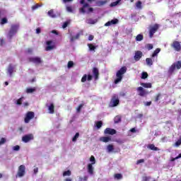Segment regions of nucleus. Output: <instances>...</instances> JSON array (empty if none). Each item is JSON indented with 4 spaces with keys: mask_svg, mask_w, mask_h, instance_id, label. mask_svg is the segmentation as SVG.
<instances>
[{
    "mask_svg": "<svg viewBox=\"0 0 181 181\" xmlns=\"http://www.w3.org/2000/svg\"><path fill=\"white\" fill-rule=\"evenodd\" d=\"M127 73V66H122L119 71L116 73V79L115 80V84H118L120 81H122L124 74Z\"/></svg>",
    "mask_w": 181,
    "mask_h": 181,
    "instance_id": "obj_1",
    "label": "nucleus"
},
{
    "mask_svg": "<svg viewBox=\"0 0 181 181\" xmlns=\"http://www.w3.org/2000/svg\"><path fill=\"white\" fill-rule=\"evenodd\" d=\"M19 24H13L11 26L10 30L8 32V37L9 39H12L16 33H18V30H19Z\"/></svg>",
    "mask_w": 181,
    "mask_h": 181,
    "instance_id": "obj_2",
    "label": "nucleus"
},
{
    "mask_svg": "<svg viewBox=\"0 0 181 181\" xmlns=\"http://www.w3.org/2000/svg\"><path fill=\"white\" fill-rule=\"evenodd\" d=\"M180 70L181 69V61H177L176 63L173 64L169 68L168 73H173L175 70Z\"/></svg>",
    "mask_w": 181,
    "mask_h": 181,
    "instance_id": "obj_3",
    "label": "nucleus"
},
{
    "mask_svg": "<svg viewBox=\"0 0 181 181\" xmlns=\"http://www.w3.org/2000/svg\"><path fill=\"white\" fill-rule=\"evenodd\" d=\"M119 105V98H118V95H114L112 97V99L110 102V107H117Z\"/></svg>",
    "mask_w": 181,
    "mask_h": 181,
    "instance_id": "obj_4",
    "label": "nucleus"
},
{
    "mask_svg": "<svg viewBox=\"0 0 181 181\" xmlns=\"http://www.w3.org/2000/svg\"><path fill=\"white\" fill-rule=\"evenodd\" d=\"M159 29V25L155 24L154 25L151 26L149 29V37H153V35L158 32Z\"/></svg>",
    "mask_w": 181,
    "mask_h": 181,
    "instance_id": "obj_5",
    "label": "nucleus"
},
{
    "mask_svg": "<svg viewBox=\"0 0 181 181\" xmlns=\"http://www.w3.org/2000/svg\"><path fill=\"white\" fill-rule=\"evenodd\" d=\"M33 118H35V112H28L24 119V121L25 124H29V122H30V119H33Z\"/></svg>",
    "mask_w": 181,
    "mask_h": 181,
    "instance_id": "obj_6",
    "label": "nucleus"
},
{
    "mask_svg": "<svg viewBox=\"0 0 181 181\" xmlns=\"http://www.w3.org/2000/svg\"><path fill=\"white\" fill-rule=\"evenodd\" d=\"M171 47L175 50V52H180L181 51V45L180 42L174 40L171 44Z\"/></svg>",
    "mask_w": 181,
    "mask_h": 181,
    "instance_id": "obj_7",
    "label": "nucleus"
},
{
    "mask_svg": "<svg viewBox=\"0 0 181 181\" xmlns=\"http://www.w3.org/2000/svg\"><path fill=\"white\" fill-rule=\"evenodd\" d=\"M137 91H138L139 95H140V97H145L146 95H148L149 94V92L148 90H145L142 86L138 87Z\"/></svg>",
    "mask_w": 181,
    "mask_h": 181,
    "instance_id": "obj_8",
    "label": "nucleus"
},
{
    "mask_svg": "<svg viewBox=\"0 0 181 181\" xmlns=\"http://www.w3.org/2000/svg\"><path fill=\"white\" fill-rule=\"evenodd\" d=\"M25 170H26V167H25V165H20L18 171V177H23V176H25V173H26Z\"/></svg>",
    "mask_w": 181,
    "mask_h": 181,
    "instance_id": "obj_9",
    "label": "nucleus"
},
{
    "mask_svg": "<svg viewBox=\"0 0 181 181\" xmlns=\"http://www.w3.org/2000/svg\"><path fill=\"white\" fill-rule=\"evenodd\" d=\"M80 4L81 5H83V7L80 8V12H81L82 13H86V8H88L90 5L88 4V3H86V0H81Z\"/></svg>",
    "mask_w": 181,
    "mask_h": 181,
    "instance_id": "obj_10",
    "label": "nucleus"
},
{
    "mask_svg": "<svg viewBox=\"0 0 181 181\" xmlns=\"http://www.w3.org/2000/svg\"><path fill=\"white\" fill-rule=\"evenodd\" d=\"M28 60L31 62V63H35V64H40L42 63V59L38 57H30Z\"/></svg>",
    "mask_w": 181,
    "mask_h": 181,
    "instance_id": "obj_11",
    "label": "nucleus"
},
{
    "mask_svg": "<svg viewBox=\"0 0 181 181\" xmlns=\"http://www.w3.org/2000/svg\"><path fill=\"white\" fill-rule=\"evenodd\" d=\"M33 139V134H27L22 137L23 142H25V144H28L29 141H32Z\"/></svg>",
    "mask_w": 181,
    "mask_h": 181,
    "instance_id": "obj_12",
    "label": "nucleus"
},
{
    "mask_svg": "<svg viewBox=\"0 0 181 181\" xmlns=\"http://www.w3.org/2000/svg\"><path fill=\"white\" fill-rule=\"evenodd\" d=\"M142 56H144V54L141 51H136L134 54L135 62H139L142 59Z\"/></svg>",
    "mask_w": 181,
    "mask_h": 181,
    "instance_id": "obj_13",
    "label": "nucleus"
},
{
    "mask_svg": "<svg viewBox=\"0 0 181 181\" xmlns=\"http://www.w3.org/2000/svg\"><path fill=\"white\" fill-rule=\"evenodd\" d=\"M105 135H115L117 134V130L111 128H106L104 131Z\"/></svg>",
    "mask_w": 181,
    "mask_h": 181,
    "instance_id": "obj_14",
    "label": "nucleus"
},
{
    "mask_svg": "<svg viewBox=\"0 0 181 181\" xmlns=\"http://www.w3.org/2000/svg\"><path fill=\"white\" fill-rule=\"evenodd\" d=\"M87 80L88 81H91V80H93V76L89 74L87 77V74H84L81 78V83H86Z\"/></svg>",
    "mask_w": 181,
    "mask_h": 181,
    "instance_id": "obj_15",
    "label": "nucleus"
},
{
    "mask_svg": "<svg viewBox=\"0 0 181 181\" xmlns=\"http://www.w3.org/2000/svg\"><path fill=\"white\" fill-rule=\"evenodd\" d=\"M92 73L94 76L95 80H97L100 76V71L97 67H93L92 70Z\"/></svg>",
    "mask_w": 181,
    "mask_h": 181,
    "instance_id": "obj_16",
    "label": "nucleus"
},
{
    "mask_svg": "<svg viewBox=\"0 0 181 181\" xmlns=\"http://www.w3.org/2000/svg\"><path fill=\"white\" fill-rule=\"evenodd\" d=\"M52 43H53V42L52 40L47 42V46L45 49V50H47V52H49V50H53V49H54V45H52Z\"/></svg>",
    "mask_w": 181,
    "mask_h": 181,
    "instance_id": "obj_17",
    "label": "nucleus"
},
{
    "mask_svg": "<svg viewBox=\"0 0 181 181\" xmlns=\"http://www.w3.org/2000/svg\"><path fill=\"white\" fill-rule=\"evenodd\" d=\"M118 23V19L115 18L113 20H111L110 21L107 22L105 24V26H111V25H117Z\"/></svg>",
    "mask_w": 181,
    "mask_h": 181,
    "instance_id": "obj_18",
    "label": "nucleus"
},
{
    "mask_svg": "<svg viewBox=\"0 0 181 181\" xmlns=\"http://www.w3.org/2000/svg\"><path fill=\"white\" fill-rule=\"evenodd\" d=\"M87 169L89 175H94V167H93V164H88Z\"/></svg>",
    "mask_w": 181,
    "mask_h": 181,
    "instance_id": "obj_19",
    "label": "nucleus"
},
{
    "mask_svg": "<svg viewBox=\"0 0 181 181\" xmlns=\"http://www.w3.org/2000/svg\"><path fill=\"white\" fill-rule=\"evenodd\" d=\"M159 53H160V48H156L151 54L152 59L154 57H158V54H159Z\"/></svg>",
    "mask_w": 181,
    "mask_h": 181,
    "instance_id": "obj_20",
    "label": "nucleus"
},
{
    "mask_svg": "<svg viewBox=\"0 0 181 181\" xmlns=\"http://www.w3.org/2000/svg\"><path fill=\"white\" fill-rule=\"evenodd\" d=\"M108 2V1L105 0V1H96V6H104V5H106V4Z\"/></svg>",
    "mask_w": 181,
    "mask_h": 181,
    "instance_id": "obj_21",
    "label": "nucleus"
},
{
    "mask_svg": "<svg viewBox=\"0 0 181 181\" xmlns=\"http://www.w3.org/2000/svg\"><path fill=\"white\" fill-rule=\"evenodd\" d=\"M83 35V32L78 33L76 36L71 37V42H73L74 40H76V39H80V36Z\"/></svg>",
    "mask_w": 181,
    "mask_h": 181,
    "instance_id": "obj_22",
    "label": "nucleus"
},
{
    "mask_svg": "<svg viewBox=\"0 0 181 181\" xmlns=\"http://www.w3.org/2000/svg\"><path fill=\"white\" fill-rule=\"evenodd\" d=\"M148 149L151 151H159V148L155 146V144H148L147 146Z\"/></svg>",
    "mask_w": 181,
    "mask_h": 181,
    "instance_id": "obj_23",
    "label": "nucleus"
},
{
    "mask_svg": "<svg viewBox=\"0 0 181 181\" xmlns=\"http://www.w3.org/2000/svg\"><path fill=\"white\" fill-rule=\"evenodd\" d=\"M13 66H12V64H10L8 67V73H9L10 76H12L13 74V70H14Z\"/></svg>",
    "mask_w": 181,
    "mask_h": 181,
    "instance_id": "obj_24",
    "label": "nucleus"
},
{
    "mask_svg": "<svg viewBox=\"0 0 181 181\" xmlns=\"http://www.w3.org/2000/svg\"><path fill=\"white\" fill-rule=\"evenodd\" d=\"M100 141H101L102 142H110V141H111V138L110 136H103L100 137Z\"/></svg>",
    "mask_w": 181,
    "mask_h": 181,
    "instance_id": "obj_25",
    "label": "nucleus"
},
{
    "mask_svg": "<svg viewBox=\"0 0 181 181\" xmlns=\"http://www.w3.org/2000/svg\"><path fill=\"white\" fill-rule=\"evenodd\" d=\"M141 86L144 87V88H152V83H141Z\"/></svg>",
    "mask_w": 181,
    "mask_h": 181,
    "instance_id": "obj_26",
    "label": "nucleus"
},
{
    "mask_svg": "<svg viewBox=\"0 0 181 181\" xmlns=\"http://www.w3.org/2000/svg\"><path fill=\"white\" fill-rule=\"evenodd\" d=\"M49 114H54V105L53 103H51L50 105L48 107Z\"/></svg>",
    "mask_w": 181,
    "mask_h": 181,
    "instance_id": "obj_27",
    "label": "nucleus"
},
{
    "mask_svg": "<svg viewBox=\"0 0 181 181\" xmlns=\"http://www.w3.org/2000/svg\"><path fill=\"white\" fill-rule=\"evenodd\" d=\"M146 63L147 66H152L153 64V60H152V58H146Z\"/></svg>",
    "mask_w": 181,
    "mask_h": 181,
    "instance_id": "obj_28",
    "label": "nucleus"
},
{
    "mask_svg": "<svg viewBox=\"0 0 181 181\" xmlns=\"http://www.w3.org/2000/svg\"><path fill=\"white\" fill-rule=\"evenodd\" d=\"M141 40H144V35L139 34L136 37V42H141Z\"/></svg>",
    "mask_w": 181,
    "mask_h": 181,
    "instance_id": "obj_29",
    "label": "nucleus"
},
{
    "mask_svg": "<svg viewBox=\"0 0 181 181\" xmlns=\"http://www.w3.org/2000/svg\"><path fill=\"white\" fill-rule=\"evenodd\" d=\"M35 91H36L35 88H28L26 89L27 94H30L32 93H35Z\"/></svg>",
    "mask_w": 181,
    "mask_h": 181,
    "instance_id": "obj_30",
    "label": "nucleus"
},
{
    "mask_svg": "<svg viewBox=\"0 0 181 181\" xmlns=\"http://www.w3.org/2000/svg\"><path fill=\"white\" fill-rule=\"evenodd\" d=\"M48 15L50 16V18H56L57 16L54 14V11L53 9H51L48 11Z\"/></svg>",
    "mask_w": 181,
    "mask_h": 181,
    "instance_id": "obj_31",
    "label": "nucleus"
},
{
    "mask_svg": "<svg viewBox=\"0 0 181 181\" xmlns=\"http://www.w3.org/2000/svg\"><path fill=\"white\" fill-rule=\"evenodd\" d=\"M115 179H117V180H121L122 179V174L121 173H116L114 175Z\"/></svg>",
    "mask_w": 181,
    "mask_h": 181,
    "instance_id": "obj_32",
    "label": "nucleus"
},
{
    "mask_svg": "<svg viewBox=\"0 0 181 181\" xmlns=\"http://www.w3.org/2000/svg\"><path fill=\"white\" fill-rule=\"evenodd\" d=\"M95 125H96V128L98 129H100V128H101V127H103V121H98L95 122Z\"/></svg>",
    "mask_w": 181,
    "mask_h": 181,
    "instance_id": "obj_33",
    "label": "nucleus"
},
{
    "mask_svg": "<svg viewBox=\"0 0 181 181\" xmlns=\"http://www.w3.org/2000/svg\"><path fill=\"white\" fill-rule=\"evenodd\" d=\"M115 124H118L121 122V116H116L114 119Z\"/></svg>",
    "mask_w": 181,
    "mask_h": 181,
    "instance_id": "obj_34",
    "label": "nucleus"
},
{
    "mask_svg": "<svg viewBox=\"0 0 181 181\" xmlns=\"http://www.w3.org/2000/svg\"><path fill=\"white\" fill-rule=\"evenodd\" d=\"M107 149L108 152H112V151H114V146L112 144H109L107 146Z\"/></svg>",
    "mask_w": 181,
    "mask_h": 181,
    "instance_id": "obj_35",
    "label": "nucleus"
},
{
    "mask_svg": "<svg viewBox=\"0 0 181 181\" xmlns=\"http://www.w3.org/2000/svg\"><path fill=\"white\" fill-rule=\"evenodd\" d=\"M141 78H142V80L148 78V72H142Z\"/></svg>",
    "mask_w": 181,
    "mask_h": 181,
    "instance_id": "obj_36",
    "label": "nucleus"
},
{
    "mask_svg": "<svg viewBox=\"0 0 181 181\" xmlns=\"http://www.w3.org/2000/svg\"><path fill=\"white\" fill-rule=\"evenodd\" d=\"M78 136H80V133L78 132L76 133L75 136L72 138V142H76Z\"/></svg>",
    "mask_w": 181,
    "mask_h": 181,
    "instance_id": "obj_37",
    "label": "nucleus"
},
{
    "mask_svg": "<svg viewBox=\"0 0 181 181\" xmlns=\"http://www.w3.org/2000/svg\"><path fill=\"white\" fill-rule=\"evenodd\" d=\"M90 162H91V163H89L90 165H95V158L94 157V156H90Z\"/></svg>",
    "mask_w": 181,
    "mask_h": 181,
    "instance_id": "obj_38",
    "label": "nucleus"
},
{
    "mask_svg": "<svg viewBox=\"0 0 181 181\" xmlns=\"http://www.w3.org/2000/svg\"><path fill=\"white\" fill-rule=\"evenodd\" d=\"M145 47H146V49H147V50H152V49H153V45L146 44Z\"/></svg>",
    "mask_w": 181,
    "mask_h": 181,
    "instance_id": "obj_39",
    "label": "nucleus"
},
{
    "mask_svg": "<svg viewBox=\"0 0 181 181\" xmlns=\"http://www.w3.org/2000/svg\"><path fill=\"white\" fill-rule=\"evenodd\" d=\"M63 176H71V171L70 170L64 171L63 173Z\"/></svg>",
    "mask_w": 181,
    "mask_h": 181,
    "instance_id": "obj_40",
    "label": "nucleus"
},
{
    "mask_svg": "<svg viewBox=\"0 0 181 181\" xmlns=\"http://www.w3.org/2000/svg\"><path fill=\"white\" fill-rule=\"evenodd\" d=\"M119 2H121V0H117L116 1L112 2L110 4V6L112 8L114 6H117V5H118V4H119Z\"/></svg>",
    "mask_w": 181,
    "mask_h": 181,
    "instance_id": "obj_41",
    "label": "nucleus"
},
{
    "mask_svg": "<svg viewBox=\"0 0 181 181\" xmlns=\"http://www.w3.org/2000/svg\"><path fill=\"white\" fill-rule=\"evenodd\" d=\"M6 23H8V18H1L0 24L5 25Z\"/></svg>",
    "mask_w": 181,
    "mask_h": 181,
    "instance_id": "obj_42",
    "label": "nucleus"
},
{
    "mask_svg": "<svg viewBox=\"0 0 181 181\" xmlns=\"http://www.w3.org/2000/svg\"><path fill=\"white\" fill-rule=\"evenodd\" d=\"M22 101H23V97H21L18 100H17L16 104L17 105H22Z\"/></svg>",
    "mask_w": 181,
    "mask_h": 181,
    "instance_id": "obj_43",
    "label": "nucleus"
},
{
    "mask_svg": "<svg viewBox=\"0 0 181 181\" xmlns=\"http://www.w3.org/2000/svg\"><path fill=\"white\" fill-rule=\"evenodd\" d=\"M160 97H162V94L158 93L155 98V102L158 103V101L160 100Z\"/></svg>",
    "mask_w": 181,
    "mask_h": 181,
    "instance_id": "obj_44",
    "label": "nucleus"
},
{
    "mask_svg": "<svg viewBox=\"0 0 181 181\" xmlns=\"http://www.w3.org/2000/svg\"><path fill=\"white\" fill-rule=\"evenodd\" d=\"M73 66H74V62H73V61H69L67 65L68 69H71Z\"/></svg>",
    "mask_w": 181,
    "mask_h": 181,
    "instance_id": "obj_45",
    "label": "nucleus"
},
{
    "mask_svg": "<svg viewBox=\"0 0 181 181\" xmlns=\"http://www.w3.org/2000/svg\"><path fill=\"white\" fill-rule=\"evenodd\" d=\"M181 144V136L180 139L175 143V146H180Z\"/></svg>",
    "mask_w": 181,
    "mask_h": 181,
    "instance_id": "obj_46",
    "label": "nucleus"
},
{
    "mask_svg": "<svg viewBox=\"0 0 181 181\" xmlns=\"http://www.w3.org/2000/svg\"><path fill=\"white\" fill-rule=\"evenodd\" d=\"M136 8H142V2L141 1H139L136 4Z\"/></svg>",
    "mask_w": 181,
    "mask_h": 181,
    "instance_id": "obj_47",
    "label": "nucleus"
},
{
    "mask_svg": "<svg viewBox=\"0 0 181 181\" xmlns=\"http://www.w3.org/2000/svg\"><path fill=\"white\" fill-rule=\"evenodd\" d=\"M88 46L90 51H93L95 49V46H94L93 44H88Z\"/></svg>",
    "mask_w": 181,
    "mask_h": 181,
    "instance_id": "obj_48",
    "label": "nucleus"
},
{
    "mask_svg": "<svg viewBox=\"0 0 181 181\" xmlns=\"http://www.w3.org/2000/svg\"><path fill=\"white\" fill-rule=\"evenodd\" d=\"M151 180V177L150 176H144L142 177V180L141 181H148Z\"/></svg>",
    "mask_w": 181,
    "mask_h": 181,
    "instance_id": "obj_49",
    "label": "nucleus"
},
{
    "mask_svg": "<svg viewBox=\"0 0 181 181\" xmlns=\"http://www.w3.org/2000/svg\"><path fill=\"white\" fill-rule=\"evenodd\" d=\"M5 142H6V138H1V141H0V145H4V144H5Z\"/></svg>",
    "mask_w": 181,
    "mask_h": 181,
    "instance_id": "obj_50",
    "label": "nucleus"
},
{
    "mask_svg": "<svg viewBox=\"0 0 181 181\" xmlns=\"http://www.w3.org/2000/svg\"><path fill=\"white\" fill-rule=\"evenodd\" d=\"M66 11L67 12H73V8L71 7V6H66Z\"/></svg>",
    "mask_w": 181,
    "mask_h": 181,
    "instance_id": "obj_51",
    "label": "nucleus"
},
{
    "mask_svg": "<svg viewBox=\"0 0 181 181\" xmlns=\"http://www.w3.org/2000/svg\"><path fill=\"white\" fill-rule=\"evenodd\" d=\"M81 108H83V104L79 105L78 107L76 108L77 112H80L81 111Z\"/></svg>",
    "mask_w": 181,
    "mask_h": 181,
    "instance_id": "obj_52",
    "label": "nucleus"
},
{
    "mask_svg": "<svg viewBox=\"0 0 181 181\" xmlns=\"http://www.w3.org/2000/svg\"><path fill=\"white\" fill-rule=\"evenodd\" d=\"M67 26H69V22L66 21V22H64V23H63L62 28H63V29H66V28Z\"/></svg>",
    "mask_w": 181,
    "mask_h": 181,
    "instance_id": "obj_53",
    "label": "nucleus"
},
{
    "mask_svg": "<svg viewBox=\"0 0 181 181\" xmlns=\"http://www.w3.org/2000/svg\"><path fill=\"white\" fill-rule=\"evenodd\" d=\"M144 162H145V160L144 159H140V160H138L136 161V165H139V163H144Z\"/></svg>",
    "mask_w": 181,
    "mask_h": 181,
    "instance_id": "obj_54",
    "label": "nucleus"
},
{
    "mask_svg": "<svg viewBox=\"0 0 181 181\" xmlns=\"http://www.w3.org/2000/svg\"><path fill=\"white\" fill-rule=\"evenodd\" d=\"M13 151H19V149H21V146H19L18 145L15 146H13Z\"/></svg>",
    "mask_w": 181,
    "mask_h": 181,
    "instance_id": "obj_55",
    "label": "nucleus"
},
{
    "mask_svg": "<svg viewBox=\"0 0 181 181\" xmlns=\"http://www.w3.org/2000/svg\"><path fill=\"white\" fill-rule=\"evenodd\" d=\"M39 8V4H35L32 6V9L35 11V9H37Z\"/></svg>",
    "mask_w": 181,
    "mask_h": 181,
    "instance_id": "obj_56",
    "label": "nucleus"
},
{
    "mask_svg": "<svg viewBox=\"0 0 181 181\" xmlns=\"http://www.w3.org/2000/svg\"><path fill=\"white\" fill-rule=\"evenodd\" d=\"M93 39H94V35H90L88 36V40H90V42H91V40H93Z\"/></svg>",
    "mask_w": 181,
    "mask_h": 181,
    "instance_id": "obj_57",
    "label": "nucleus"
},
{
    "mask_svg": "<svg viewBox=\"0 0 181 181\" xmlns=\"http://www.w3.org/2000/svg\"><path fill=\"white\" fill-rule=\"evenodd\" d=\"M151 104H152V102H151V101L145 103L146 107H149V105H151Z\"/></svg>",
    "mask_w": 181,
    "mask_h": 181,
    "instance_id": "obj_58",
    "label": "nucleus"
},
{
    "mask_svg": "<svg viewBox=\"0 0 181 181\" xmlns=\"http://www.w3.org/2000/svg\"><path fill=\"white\" fill-rule=\"evenodd\" d=\"M4 43H5V40L4 39H0V46H3Z\"/></svg>",
    "mask_w": 181,
    "mask_h": 181,
    "instance_id": "obj_59",
    "label": "nucleus"
},
{
    "mask_svg": "<svg viewBox=\"0 0 181 181\" xmlns=\"http://www.w3.org/2000/svg\"><path fill=\"white\" fill-rule=\"evenodd\" d=\"M41 30H40V28H37L36 29V33L39 35V33H40Z\"/></svg>",
    "mask_w": 181,
    "mask_h": 181,
    "instance_id": "obj_60",
    "label": "nucleus"
},
{
    "mask_svg": "<svg viewBox=\"0 0 181 181\" xmlns=\"http://www.w3.org/2000/svg\"><path fill=\"white\" fill-rule=\"evenodd\" d=\"M130 132H133V133L136 132V129H135V128H132L130 129Z\"/></svg>",
    "mask_w": 181,
    "mask_h": 181,
    "instance_id": "obj_61",
    "label": "nucleus"
},
{
    "mask_svg": "<svg viewBox=\"0 0 181 181\" xmlns=\"http://www.w3.org/2000/svg\"><path fill=\"white\" fill-rule=\"evenodd\" d=\"M23 105H24V107H28L29 106V103L25 102V103H23Z\"/></svg>",
    "mask_w": 181,
    "mask_h": 181,
    "instance_id": "obj_62",
    "label": "nucleus"
},
{
    "mask_svg": "<svg viewBox=\"0 0 181 181\" xmlns=\"http://www.w3.org/2000/svg\"><path fill=\"white\" fill-rule=\"evenodd\" d=\"M93 11H94V8H93V7H90L88 8V12H93Z\"/></svg>",
    "mask_w": 181,
    "mask_h": 181,
    "instance_id": "obj_63",
    "label": "nucleus"
},
{
    "mask_svg": "<svg viewBox=\"0 0 181 181\" xmlns=\"http://www.w3.org/2000/svg\"><path fill=\"white\" fill-rule=\"evenodd\" d=\"M33 50L31 48L28 49V53H32Z\"/></svg>",
    "mask_w": 181,
    "mask_h": 181,
    "instance_id": "obj_64",
    "label": "nucleus"
}]
</instances>
